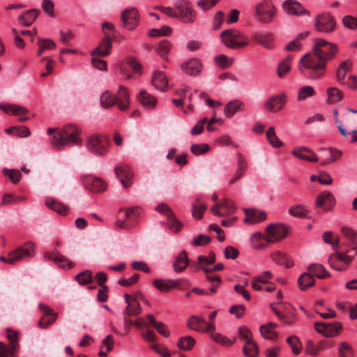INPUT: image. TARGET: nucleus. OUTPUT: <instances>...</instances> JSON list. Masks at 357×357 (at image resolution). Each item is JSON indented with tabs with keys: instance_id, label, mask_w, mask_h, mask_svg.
Returning <instances> with one entry per match:
<instances>
[{
	"instance_id": "nucleus-1",
	"label": "nucleus",
	"mask_w": 357,
	"mask_h": 357,
	"mask_svg": "<svg viewBox=\"0 0 357 357\" xmlns=\"http://www.w3.org/2000/svg\"><path fill=\"white\" fill-rule=\"evenodd\" d=\"M337 52V47L324 39H315L312 52L305 54L299 62L301 74L310 79L321 78L326 69V63Z\"/></svg>"
},
{
	"instance_id": "nucleus-2",
	"label": "nucleus",
	"mask_w": 357,
	"mask_h": 357,
	"mask_svg": "<svg viewBox=\"0 0 357 357\" xmlns=\"http://www.w3.org/2000/svg\"><path fill=\"white\" fill-rule=\"evenodd\" d=\"M47 133L53 134L51 144L54 149H63L66 146L81 144L80 130L74 125H66L62 129L48 128Z\"/></svg>"
},
{
	"instance_id": "nucleus-3",
	"label": "nucleus",
	"mask_w": 357,
	"mask_h": 357,
	"mask_svg": "<svg viewBox=\"0 0 357 357\" xmlns=\"http://www.w3.org/2000/svg\"><path fill=\"white\" fill-rule=\"evenodd\" d=\"M84 145L90 153L102 156L109 151V142L104 135L93 134L86 139Z\"/></svg>"
},
{
	"instance_id": "nucleus-4",
	"label": "nucleus",
	"mask_w": 357,
	"mask_h": 357,
	"mask_svg": "<svg viewBox=\"0 0 357 357\" xmlns=\"http://www.w3.org/2000/svg\"><path fill=\"white\" fill-rule=\"evenodd\" d=\"M215 262V255L213 252H211L208 256L199 255L197 257V262L196 264V271L202 269L206 274V278L211 282V284H217L219 285L221 282L220 276L217 275H211L212 269L208 266L213 264Z\"/></svg>"
},
{
	"instance_id": "nucleus-5",
	"label": "nucleus",
	"mask_w": 357,
	"mask_h": 357,
	"mask_svg": "<svg viewBox=\"0 0 357 357\" xmlns=\"http://www.w3.org/2000/svg\"><path fill=\"white\" fill-rule=\"evenodd\" d=\"M276 14V9L270 0H263L256 5L254 14L256 20L261 23H270Z\"/></svg>"
},
{
	"instance_id": "nucleus-6",
	"label": "nucleus",
	"mask_w": 357,
	"mask_h": 357,
	"mask_svg": "<svg viewBox=\"0 0 357 357\" xmlns=\"http://www.w3.org/2000/svg\"><path fill=\"white\" fill-rule=\"evenodd\" d=\"M222 42L232 49L241 48L248 44V40L236 29H227L221 33Z\"/></svg>"
},
{
	"instance_id": "nucleus-7",
	"label": "nucleus",
	"mask_w": 357,
	"mask_h": 357,
	"mask_svg": "<svg viewBox=\"0 0 357 357\" xmlns=\"http://www.w3.org/2000/svg\"><path fill=\"white\" fill-rule=\"evenodd\" d=\"M6 335L10 341V344L6 345L0 342V357H14L20 348L17 342L19 338L18 333L15 331L7 329Z\"/></svg>"
},
{
	"instance_id": "nucleus-8",
	"label": "nucleus",
	"mask_w": 357,
	"mask_h": 357,
	"mask_svg": "<svg viewBox=\"0 0 357 357\" xmlns=\"http://www.w3.org/2000/svg\"><path fill=\"white\" fill-rule=\"evenodd\" d=\"M175 8L178 10V17L185 23H192L196 18V12L192 9V6L187 0H178L174 3Z\"/></svg>"
},
{
	"instance_id": "nucleus-9",
	"label": "nucleus",
	"mask_w": 357,
	"mask_h": 357,
	"mask_svg": "<svg viewBox=\"0 0 357 357\" xmlns=\"http://www.w3.org/2000/svg\"><path fill=\"white\" fill-rule=\"evenodd\" d=\"M266 243H277L284 238L287 234V228L282 225L271 224L266 229Z\"/></svg>"
},
{
	"instance_id": "nucleus-10",
	"label": "nucleus",
	"mask_w": 357,
	"mask_h": 357,
	"mask_svg": "<svg viewBox=\"0 0 357 357\" xmlns=\"http://www.w3.org/2000/svg\"><path fill=\"white\" fill-rule=\"evenodd\" d=\"M123 26L129 31L136 29L139 22V11L135 8H130L124 10L121 13Z\"/></svg>"
},
{
	"instance_id": "nucleus-11",
	"label": "nucleus",
	"mask_w": 357,
	"mask_h": 357,
	"mask_svg": "<svg viewBox=\"0 0 357 357\" xmlns=\"http://www.w3.org/2000/svg\"><path fill=\"white\" fill-rule=\"evenodd\" d=\"M348 253L336 252L329 257L328 262L332 268L337 271L347 269V266L352 261L353 257Z\"/></svg>"
},
{
	"instance_id": "nucleus-12",
	"label": "nucleus",
	"mask_w": 357,
	"mask_h": 357,
	"mask_svg": "<svg viewBox=\"0 0 357 357\" xmlns=\"http://www.w3.org/2000/svg\"><path fill=\"white\" fill-rule=\"evenodd\" d=\"M14 264L17 262L32 257L35 254V245L32 242H27L15 250L10 252Z\"/></svg>"
},
{
	"instance_id": "nucleus-13",
	"label": "nucleus",
	"mask_w": 357,
	"mask_h": 357,
	"mask_svg": "<svg viewBox=\"0 0 357 357\" xmlns=\"http://www.w3.org/2000/svg\"><path fill=\"white\" fill-rule=\"evenodd\" d=\"M314 328L317 332L323 334L326 337H335L337 335L342 328L340 322L333 323L317 322L314 324Z\"/></svg>"
},
{
	"instance_id": "nucleus-14",
	"label": "nucleus",
	"mask_w": 357,
	"mask_h": 357,
	"mask_svg": "<svg viewBox=\"0 0 357 357\" xmlns=\"http://www.w3.org/2000/svg\"><path fill=\"white\" fill-rule=\"evenodd\" d=\"M81 181L87 190L94 192H103L107 188V185L103 180L92 175L83 176Z\"/></svg>"
},
{
	"instance_id": "nucleus-15",
	"label": "nucleus",
	"mask_w": 357,
	"mask_h": 357,
	"mask_svg": "<svg viewBox=\"0 0 357 357\" xmlns=\"http://www.w3.org/2000/svg\"><path fill=\"white\" fill-rule=\"evenodd\" d=\"M335 26V20L328 13L320 14L316 17L315 28L318 31L328 33L333 31Z\"/></svg>"
},
{
	"instance_id": "nucleus-16",
	"label": "nucleus",
	"mask_w": 357,
	"mask_h": 357,
	"mask_svg": "<svg viewBox=\"0 0 357 357\" xmlns=\"http://www.w3.org/2000/svg\"><path fill=\"white\" fill-rule=\"evenodd\" d=\"M236 210L232 201L225 199L215 204L211 208L212 213L217 216L224 217L232 214Z\"/></svg>"
},
{
	"instance_id": "nucleus-17",
	"label": "nucleus",
	"mask_w": 357,
	"mask_h": 357,
	"mask_svg": "<svg viewBox=\"0 0 357 357\" xmlns=\"http://www.w3.org/2000/svg\"><path fill=\"white\" fill-rule=\"evenodd\" d=\"M0 109L7 114H12L19 116V121L21 122H24L29 119L28 116L29 111L22 106L14 104L0 103Z\"/></svg>"
},
{
	"instance_id": "nucleus-18",
	"label": "nucleus",
	"mask_w": 357,
	"mask_h": 357,
	"mask_svg": "<svg viewBox=\"0 0 357 357\" xmlns=\"http://www.w3.org/2000/svg\"><path fill=\"white\" fill-rule=\"evenodd\" d=\"M114 172L124 188H128L131 186L134 174L128 165H119L115 167Z\"/></svg>"
},
{
	"instance_id": "nucleus-19",
	"label": "nucleus",
	"mask_w": 357,
	"mask_h": 357,
	"mask_svg": "<svg viewBox=\"0 0 357 357\" xmlns=\"http://www.w3.org/2000/svg\"><path fill=\"white\" fill-rule=\"evenodd\" d=\"M188 326L192 330L199 332H211L215 331V326L213 323H208L203 318L196 316L190 317L188 321Z\"/></svg>"
},
{
	"instance_id": "nucleus-20",
	"label": "nucleus",
	"mask_w": 357,
	"mask_h": 357,
	"mask_svg": "<svg viewBox=\"0 0 357 357\" xmlns=\"http://www.w3.org/2000/svg\"><path fill=\"white\" fill-rule=\"evenodd\" d=\"M38 307L44 314V316L39 321V326L42 328H46L54 323L57 319V313L53 312L52 309L43 303L39 304Z\"/></svg>"
},
{
	"instance_id": "nucleus-21",
	"label": "nucleus",
	"mask_w": 357,
	"mask_h": 357,
	"mask_svg": "<svg viewBox=\"0 0 357 357\" xmlns=\"http://www.w3.org/2000/svg\"><path fill=\"white\" fill-rule=\"evenodd\" d=\"M335 202L333 194L328 191H324L317 195L315 204L317 207H324V210L328 211L333 207Z\"/></svg>"
},
{
	"instance_id": "nucleus-22",
	"label": "nucleus",
	"mask_w": 357,
	"mask_h": 357,
	"mask_svg": "<svg viewBox=\"0 0 357 357\" xmlns=\"http://www.w3.org/2000/svg\"><path fill=\"white\" fill-rule=\"evenodd\" d=\"M287 102V95L273 96L269 98L265 102V107L272 112L281 110Z\"/></svg>"
},
{
	"instance_id": "nucleus-23",
	"label": "nucleus",
	"mask_w": 357,
	"mask_h": 357,
	"mask_svg": "<svg viewBox=\"0 0 357 357\" xmlns=\"http://www.w3.org/2000/svg\"><path fill=\"white\" fill-rule=\"evenodd\" d=\"M132 225L133 220L130 208L120 210L119 212V219L115 222L116 228L128 229Z\"/></svg>"
},
{
	"instance_id": "nucleus-24",
	"label": "nucleus",
	"mask_w": 357,
	"mask_h": 357,
	"mask_svg": "<svg viewBox=\"0 0 357 357\" xmlns=\"http://www.w3.org/2000/svg\"><path fill=\"white\" fill-rule=\"evenodd\" d=\"M112 47V39L110 36H105L100 45L93 50L92 56H106L109 54Z\"/></svg>"
},
{
	"instance_id": "nucleus-25",
	"label": "nucleus",
	"mask_w": 357,
	"mask_h": 357,
	"mask_svg": "<svg viewBox=\"0 0 357 357\" xmlns=\"http://www.w3.org/2000/svg\"><path fill=\"white\" fill-rule=\"evenodd\" d=\"M292 154L296 158L310 162H318L317 155L310 149L304 146H297L292 150Z\"/></svg>"
},
{
	"instance_id": "nucleus-26",
	"label": "nucleus",
	"mask_w": 357,
	"mask_h": 357,
	"mask_svg": "<svg viewBox=\"0 0 357 357\" xmlns=\"http://www.w3.org/2000/svg\"><path fill=\"white\" fill-rule=\"evenodd\" d=\"M45 259L47 261L52 260L56 265L61 268H66L68 266V268L73 267V263L68 258L59 253L57 251H54L50 253L45 254Z\"/></svg>"
},
{
	"instance_id": "nucleus-27",
	"label": "nucleus",
	"mask_w": 357,
	"mask_h": 357,
	"mask_svg": "<svg viewBox=\"0 0 357 357\" xmlns=\"http://www.w3.org/2000/svg\"><path fill=\"white\" fill-rule=\"evenodd\" d=\"M141 66L134 60H129L120 67L121 74L125 76L126 79H130L133 73H140Z\"/></svg>"
},
{
	"instance_id": "nucleus-28",
	"label": "nucleus",
	"mask_w": 357,
	"mask_h": 357,
	"mask_svg": "<svg viewBox=\"0 0 357 357\" xmlns=\"http://www.w3.org/2000/svg\"><path fill=\"white\" fill-rule=\"evenodd\" d=\"M116 104L121 110H126L130 105V96L128 89L123 86H120L116 96H115Z\"/></svg>"
},
{
	"instance_id": "nucleus-29",
	"label": "nucleus",
	"mask_w": 357,
	"mask_h": 357,
	"mask_svg": "<svg viewBox=\"0 0 357 357\" xmlns=\"http://www.w3.org/2000/svg\"><path fill=\"white\" fill-rule=\"evenodd\" d=\"M245 214V222L255 224L264 220L266 218V213L264 211L254 208L244 210Z\"/></svg>"
},
{
	"instance_id": "nucleus-30",
	"label": "nucleus",
	"mask_w": 357,
	"mask_h": 357,
	"mask_svg": "<svg viewBox=\"0 0 357 357\" xmlns=\"http://www.w3.org/2000/svg\"><path fill=\"white\" fill-rule=\"evenodd\" d=\"M284 10L289 15H300L307 13L301 5L295 0H287L282 5Z\"/></svg>"
},
{
	"instance_id": "nucleus-31",
	"label": "nucleus",
	"mask_w": 357,
	"mask_h": 357,
	"mask_svg": "<svg viewBox=\"0 0 357 357\" xmlns=\"http://www.w3.org/2000/svg\"><path fill=\"white\" fill-rule=\"evenodd\" d=\"M181 67L185 73L195 76L202 70V65L199 59H191L185 61Z\"/></svg>"
},
{
	"instance_id": "nucleus-32",
	"label": "nucleus",
	"mask_w": 357,
	"mask_h": 357,
	"mask_svg": "<svg viewBox=\"0 0 357 357\" xmlns=\"http://www.w3.org/2000/svg\"><path fill=\"white\" fill-rule=\"evenodd\" d=\"M137 100L147 109H153L157 104V99L148 93L145 90H141L137 95Z\"/></svg>"
},
{
	"instance_id": "nucleus-33",
	"label": "nucleus",
	"mask_w": 357,
	"mask_h": 357,
	"mask_svg": "<svg viewBox=\"0 0 357 357\" xmlns=\"http://www.w3.org/2000/svg\"><path fill=\"white\" fill-rule=\"evenodd\" d=\"M40 13L38 9H30L18 17V22L23 26H29L36 20Z\"/></svg>"
},
{
	"instance_id": "nucleus-34",
	"label": "nucleus",
	"mask_w": 357,
	"mask_h": 357,
	"mask_svg": "<svg viewBox=\"0 0 357 357\" xmlns=\"http://www.w3.org/2000/svg\"><path fill=\"white\" fill-rule=\"evenodd\" d=\"M352 67V62L350 59H346L340 63L335 73L337 81L340 84L344 83L347 73Z\"/></svg>"
},
{
	"instance_id": "nucleus-35",
	"label": "nucleus",
	"mask_w": 357,
	"mask_h": 357,
	"mask_svg": "<svg viewBox=\"0 0 357 357\" xmlns=\"http://www.w3.org/2000/svg\"><path fill=\"white\" fill-rule=\"evenodd\" d=\"M244 103L240 100H233L226 104L224 109L225 114L228 118H231L236 112L243 111Z\"/></svg>"
},
{
	"instance_id": "nucleus-36",
	"label": "nucleus",
	"mask_w": 357,
	"mask_h": 357,
	"mask_svg": "<svg viewBox=\"0 0 357 357\" xmlns=\"http://www.w3.org/2000/svg\"><path fill=\"white\" fill-rule=\"evenodd\" d=\"M180 280L156 279L153 281L154 286L161 291H168L179 286Z\"/></svg>"
},
{
	"instance_id": "nucleus-37",
	"label": "nucleus",
	"mask_w": 357,
	"mask_h": 357,
	"mask_svg": "<svg viewBox=\"0 0 357 357\" xmlns=\"http://www.w3.org/2000/svg\"><path fill=\"white\" fill-rule=\"evenodd\" d=\"M151 82L153 86L161 91H165L167 86V79L165 75L160 71H156L153 75Z\"/></svg>"
},
{
	"instance_id": "nucleus-38",
	"label": "nucleus",
	"mask_w": 357,
	"mask_h": 357,
	"mask_svg": "<svg viewBox=\"0 0 357 357\" xmlns=\"http://www.w3.org/2000/svg\"><path fill=\"white\" fill-rule=\"evenodd\" d=\"M341 231L343 235L349 239L353 245L351 249L344 250L345 252L350 253L351 251H354V255H357V243L355 242V239L357 238V233L347 227H343Z\"/></svg>"
},
{
	"instance_id": "nucleus-39",
	"label": "nucleus",
	"mask_w": 357,
	"mask_h": 357,
	"mask_svg": "<svg viewBox=\"0 0 357 357\" xmlns=\"http://www.w3.org/2000/svg\"><path fill=\"white\" fill-rule=\"evenodd\" d=\"M189 260L185 251L180 252L174 262V268L176 272H182L188 265Z\"/></svg>"
},
{
	"instance_id": "nucleus-40",
	"label": "nucleus",
	"mask_w": 357,
	"mask_h": 357,
	"mask_svg": "<svg viewBox=\"0 0 357 357\" xmlns=\"http://www.w3.org/2000/svg\"><path fill=\"white\" fill-rule=\"evenodd\" d=\"M45 204L49 208L63 215L68 211L67 206L52 199H46Z\"/></svg>"
},
{
	"instance_id": "nucleus-41",
	"label": "nucleus",
	"mask_w": 357,
	"mask_h": 357,
	"mask_svg": "<svg viewBox=\"0 0 357 357\" xmlns=\"http://www.w3.org/2000/svg\"><path fill=\"white\" fill-rule=\"evenodd\" d=\"M315 283V279L308 272L303 273L298 280L299 288L305 291L309 287L313 286Z\"/></svg>"
},
{
	"instance_id": "nucleus-42",
	"label": "nucleus",
	"mask_w": 357,
	"mask_h": 357,
	"mask_svg": "<svg viewBox=\"0 0 357 357\" xmlns=\"http://www.w3.org/2000/svg\"><path fill=\"white\" fill-rule=\"evenodd\" d=\"M272 259L278 264L285 266L287 268L293 266V261L288 255L281 252H275L271 255Z\"/></svg>"
},
{
	"instance_id": "nucleus-43",
	"label": "nucleus",
	"mask_w": 357,
	"mask_h": 357,
	"mask_svg": "<svg viewBox=\"0 0 357 357\" xmlns=\"http://www.w3.org/2000/svg\"><path fill=\"white\" fill-rule=\"evenodd\" d=\"M307 271L310 275H314L318 278L324 279L330 276L329 273L325 270L324 267L319 264H311L307 268Z\"/></svg>"
},
{
	"instance_id": "nucleus-44",
	"label": "nucleus",
	"mask_w": 357,
	"mask_h": 357,
	"mask_svg": "<svg viewBox=\"0 0 357 357\" xmlns=\"http://www.w3.org/2000/svg\"><path fill=\"white\" fill-rule=\"evenodd\" d=\"M142 307L137 297H132L131 303L126 307V314L128 316H137L142 313Z\"/></svg>"
},
{
	"instance_id": "nucleus-45",
	"label": "nucleus",
	"mask_w": 357,
	"mask_h": 357,
	"mask_svg": "<svg viewBox=\"0 0 357 357\" xmlns=\"http://www.w3.org/2000/svg\"><path fill=\"white\" fill-rule=\"evenodd\" d=\"M316 92L314 88L311 86H303L298 89L297 92V100L298 102H303L307 98L314 96Z\"/></svg>"
},
{
	"instance_id": "nucleus-46",
	"label": "nucleus",
	"mask_w": 357,
	"mask_h": 357,
	"mask_svg": "<svg viewBox=\"0 0 357 357\" xmlns=\"http://www.w3.org/2000/svg\"><path fill=\"white\" fill-rule=\"evenodd\" d=\"M206 208V203L197 199L192 204V215L197 219H201Z\"/></svg>"
},
{
	"instance_id": "nucleus-47",
	"label": "nucleus",
	"mask_w": 357,
	"mask_h": 357,
	"mask_svg": "<svg viewBox=\"0 0 357 357\" xmlns=\"http://www.w3.org/2000/svg\"><path fill=\"white\" fill-rule=\"evenodd\" d=\"M291 56H288L282 60L278 66L277 73L278 77H284L291 70Z\"/></svg>"
},
{
	"instance_id": "nucleus-48",
	"label": "nucleus",
	"mask_w": 357,
	"mask_h": 357,
	"mask_svg": "<svg viewBox=\"0 0 357 357\" xmlns=\"http://www.w3.org/2000/svg\"><path fill=\"white\" fill-rule=\"evenodd\" d=\"M284 314L282 315V319L280 321L287 325H292L295 322V310L291 306L287 305L284 309Z\"/></svg>"
},
{
	"instance_id": "nucleus-49",
	"label": "nucleus",
	"mask_w": 357,
	"mask_h": 357,
	"mask_svg": "<svg viewBox=\"0 0 357 357\" xmlns=\"http://www.w3.org/2000/svg\"><path fill=\"white\" fill-rule=\"evenodd\" d=\"M195 340L191 336H185L178 341L177 346L181 350L190 351L195 344Z\"/></svg>"
},
{
	"instance_id": "nucleus-50",
	"label": "nucleus",
	"mask_w": 357,
	"mask_h": 357,
	"mask_svg": "<svg viewBox=\"0 0 357 357\" xmlns=\"http://www.w3.org/2000/svg\"><path fill=\"white\" fill-rule=\"evenodd\" d=\"M323 240L326 243L332 245L334 250L337 251L341 247L338 237H335L332 231H326L323 235Z\"/></svg>"
},
{
	"instance_id": "nucleus-51",
	"label": "nucleus",
	"mask_w": 357,
	"mask_h": 357,
	"mask_svg": "<svg viewBox=\"0 0 357 357\" xmlns=\"http://www.w3.org/2000/svg\"><path fill=\"white\" fill-rule=\"evenodd\" d=\"M258 346L257 343L252 340L245 342L243 347V353L245 356L249 357H256L258 355Z\"/></svg>"
},
{
	"instance_id": "nucleus-52",
	"label": "nucleus",
	"mask_w": 357,
	"mask_h": 357,
	"mask_svg": "<svg viewBox=\"0 0 357 357\" xmlns=\"http://www.w3.org/2000/svg\"><path fill=\"white\" fill-rule=\"evenodd\" d=\"M266 137L269 143L275 148H279L283 145V143L277 137L274 127H271L267 130Z\"/></svg>"
},
{
	"instance_id": "nucleus-53",
	"label": "nucleus",
	"mask_w": 357,
	"mask_h": 357,
	"mask_svg": "<svg viewBox=\"0 0 357 357\" xmlns=\"http://www.w3.org/2000/svg\"><path fill=\"white\" fill-rule=\"evenodd\" d=\"M261 241H264L266 242V236L262 234L257 232L252 235L251 243L252 246L255 249H261L266 246L265 243L261 242Z\"/></svg>"
},
{
	"instance_id": "nucleus-54",
	"label": "nucleus",
	"mask_w": 357,
	"mask_h": 357,
	"mask_svg": "<svg viewBox=\"0 0 357 357\" xmlns=\"http://www.w3.org/2000/svg\"><path fill=\"white\" fill-rule=\"evenodd\" d=\"M115 100V96H112L109 91H107L102 94L100 101L103 107L108 108L116 104Z\"/></svg>"
},
{
	"instance_id": "nucleus-55",
	"label": "nucleus",
	"mask_w": 357,
	"mask_h": 357,
	"mask_svg": "<svg viewBox=\"0 0 357 357\" xmlns=\"http://www.w3.org/2000/svg\"><path fill=\"white\" fill-rule=\"evenodd\" d=\"M326 92L331 103H336L342 99L343 93L335 87L328 89Z\"/></svg>"
},
{
	"instance_id": "nucleus-56",
	"label": "nucleus",
	"mask_w": 357,
	"mask_h": 357,
	"mask_svg": "<svg viewBox=\"0 0 357 357\" xmlns=\"http://www.w3.org/2000/svg\"><path fill=\"white\" fill-rule=\"evenodd\" d=\"M289 213L291 215L297 218H305L308 214V211L304 206L298 204L291 206L289 209Z\"/></svg>"
},
{
	"instance_id": "nucleus-57",
	"label": "nucleus",
	"mask_w": 357,
	"mask_h": 357,
	"mask_svg": "<svg viewBox=\"0 0 357 357\" xmlns=\"http://www.w3.org/2000/svg\"><path fill=\"white\" fill-rule=\"evenodd\" d=\"M75 279L82 285H86L93 282L92 273L90 271H84L75 276Z\"/></svg>"
},
{
	"instance_id": "nucleus-58",
	"label": "nucleus",
	"mask_w": 357,
	"mask_h": 357,
	"mask_svg": "<svg viewBox=\"0 0 357 357\" xmlns=\"http://www.w3.org/2000/svg\"><path fill=\"white\" fill-rule=\"evenodd\" d=\"M172 29L168 26H162L160 29H153L149 31V36L151 37L168 36L172 33Z\"/></svg>"
},
{
	"instance_id": "nucleus-59",
	"label": "nucleus",
	"mask_w": 357,
	"mask_h": 357,
	"mask_svg": "<svg viewBox=\"0 0 357 357\" xmlns=\"http://www.w3.org/2000/svg\"><path fill=\"white\" fill-rule=\"evenodd\" d=\"M339 357H354L351 346L347 342H341L338 348Z\"/></svg>"
},
{
	"instance_id": "nucleus-60",
	"label": "nucleus",
	"mask_w": 357,
	"mask_h": 357,
	"mask_svg": "<svg viewBox=\"0 0 357 357\" xmlns=\"http://www.w3.org/2000/svg\"><path fill=\"white\" fill-rule=\"evenodd\" d=\"M26 200L24 196H13L10 194H5L3 197L1 202L2 205H8L16 204L18 202H23Z\"/></svg>"
},
{
	"instance_id": "nucleus-61",
	"label": "nucleus",
	"mask_w": 357,
	"mask_h": 357,
	"mask_svg": "<svg viewBox=\"0 0 357 357\" xmlns=\"http://www.w3.org/2000/svg\"><path fill=\"white\" fill-rule=\"evenodd\" d=\"M124 321L126 322V333L129 331L130 326H136L137 328L148 327L147 323L143 318H138L137 320L133 321L125 317Z\"/></svg>"
},
{
	"instance_id": "nucleus-62",
	"label": "nucleus",
	"mask_w": 357,
	"mask_h": 357,
	"mask_svg": "<svg viewBox=\"0 0 357 357\" xmlns=\"http://www.w3.org/2000/svg\"><path fill=\"white\" fill-rule=\"evenodd\" d=\"M210 150V146L206 144H194L190 147L191 152L199 155L207 153Z\"/></svg>"
},
{
	"instance_id": "nucleus-63",
	"label": "nucleus",
	"mask_w": 357,
	"mask_h": 357,
	"mask_svg": "<svg viewBox=\"0 0 357 357\" xmlns=\"http://www.w3.org/2000/svg\"><path fill=\"white\" fill-rule=\"evenodd\" d=\"M167 224L169 228L175 233L178 232L183 227L182 222L176 218L175 214L172 217L169 218Z\"/></svg>"
},
{
	"instance_id": "nucleus-64",
	"label": "nucleus",
	"mask_w": 357,
	"mask_h": 357,
	"mask_svg": "<svg viewBox=\"0 0 357 357\" xmlns=\"http://www.w3.org/2000/svg\"><path fill=\"white\" fill-rule=\"evenodd\" d=\"M151 348L162 357H171V354L167 348L162 344L153 343L151 344Z\"/></svg>"
}]
</instances>
